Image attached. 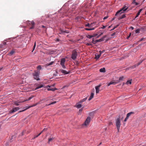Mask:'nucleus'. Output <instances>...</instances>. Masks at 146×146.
<instances>
[{"mask_svg":"<svg viewBox=\"0 0 146 146\" xmlns=\"http://www.w3.org/2000/svg\"><path fill=\"white\" fill-rule=\"evenodd\" d=\"M128 7L126 5H125L123 7L122 9L118 11L116 13L115 16H118V15L119 13L120 14H121L122 13H123V12H124L127 10V9L128 8Z\"/></svg>","mask_w":146,"mask_h":146,"instance_id":"1","label":"nucleus"},{"mask_svg":"<svg viewBox=\"0 0 146 146\" xmlns=\"http://www.w3.org/2000/svg\"><path fill=\"white\" fill-rule=\"evenodd\" d=\"M39 72L35 71L33 73V75L34 78L37 80H40L39 78Z\"/></svg>","mask_w":146,"mask_h":146,"instance_id":"2","label":"nucleus"},{"mask_svg":"<svg viewBox=\"0 0 146 146\" xmlns=\"http://www.w3.org/2000/svg\"><path fill=\"white\" fill-rule=\"evenodd\" d=\"M77 55L76 51L75 50H73L72 52L71 58L73 60H75L77 58Z\"/></svg>","mask_w":146,"mask_h":146,"instance_id":"3","label":"nucleus"},{"mask_svg":"<svg viewBox=\"0 0 146 146\" xmlns=\"http://www.w3.org/2000/svg\"><path fill=\"white\" fill-rule=\"evenodd\" d=\"M116 125L117 127L118 131L119 132L121 125L120 121L119 118L117 119L116 121Z\"/></svg>","mask_w":146,"mask_h":146,"instance_id":"4","label":"nucleus"},{"mask_svg":"<svg viewBox=\"0 0 146 146\" xmlns=\"http://www.w3.org/2000/svg\"><path fill=\"white\" fill-rule=\"evenodd\" d=\"M144 60H141V61H140V62L138 63L137 64H135V65L133 66H132L129 67L127 69L129 70V69H133V68H136V67L138 66Z\"/></svg>","mask_w":146,"mask_h":146,"instance_id":"5","label":"nucleus"},{"mask_svg":"<svg viewBox=\"0 0 146 146\" xmlns=\"http://www.w3.org/2000/svg\"><path fill=\"white\" fill-rule=\"evenodd\" d=\"M65 62V59L64 58H62L61 59L60 62V64L62 66L63 68L65 69L66 67L64 65V63Z\"/></svg>","mask_w":146,"mask_h":146,"instance_id":"6","label":"nucleus"},{"mask_svg":"<svg viewBox=\"0 0 146 146\" xmlns=\"http://www.w3.org/2000/svg\"><path fill=\"white\" fill-rule=\"evenodd\" d=\"M90 119L91 118L90 117H88L87 119H86L85 121L84 122V124L86 126L88 125L89 123H90Z\"/></svg>","mask_w":146,"mask_h":146,"instance_id":"7","label":"nucleus"},{"mask_svg":"<svg viewBox=\"0 0 146 146\" xmlns=\"http://www.w3.org/2000/svg\"><path fill=\"white\" fill-rule=\"evenodd\" d=\"M27 23L29 24L30 25H31V27L30 28V29H32L34 28L35 25V23L33 21H32L31 22L29 21H27Z\"/></svg>","mask_w":146,"mask_h":146,"instance_id":"8","label":"nucleus"},{"mask_svg":"<svg viewBox=\"0 0 146 146\" xmlns=\"http://www.w3.org/2000/svg\"><path fill=\"white\" fill-rule=\"evenodd\" d=\"M106 36L105 35L102 38L98 39V40H96V42H100L102 41H103L104 40V38L106 37Z\"/></svg>","mask_w":146,"mask_h":146,"instance_id":"9","label":"nucleus"},{"mask_svg":"<svg viewBox=\"0 0 146 146\" xmlns=\"http://www.w3.org/2000/svg\"><path fill=\"white\" fill-rule=\"evenodd\" d=\"M61 72L64 74L65 75L68 74L70 73V71H69L68 72H67L66 71L63 70H60Z\"/></svg>","mask_w":146,"mask_h":146,"instance_id":"10","label":"nucleus"},{"mask_svg":"<svg viewBox=\"0 0 146 146\" xmlns=\"http://www.w3.org/2000/svg\"><path fill=\"white\" fill-rule=\"evenodd\" d=\"M101 86V85H99L98 86H96L95 87V89L96 90V93H98L99 91V88Z\"/></svg>","mask_w":146,"mask_h":146,"instance_id":"11","label":"nucleus"},{"mask_svg":"<svg viewBox=\"0 0 146 146\" xmlns=\"http://www.w3.org/2000/svg\"><path fill=\"white\" fill-rule=\"evenodd\" d=\"M47 88H48V91H54L56 90V88H50V87L49 86H47Z\"/></svg>","mask_w":146,"mask_h":146,"instance_id":"12","label":"nucleus"},{"mask_svg":"<svg viewBox=\"0 0 146 146\" xmlns=\"http://www.w3.org/2000/svg\"><path fill=\"white\" fill-rule=\"evenodd\" d=\"M19 108L18 107H15V108H13L11 110V113H13L14 112H15L19 110Z\"/></svg>","mask_w":146,"mask_h":146,"instance_id":"13","label":"nucleus"},{"mask_svg":"<svg viewBox=\"0 0 146 146\" xmlns=\"http://www.w3.org/2000/svg\"><path fill=\"white\" fill-rule=\"evenodd\" d=\"M117 83V82H115L114 81H111L108 84V86H109L111 84L115 85Z\"/></svg>","mask_w":146,"mask_h":146,"instance_id":"14","label":"nucleus"},{"mask_svg":"<svg viewBox=\"0 0 146 146\" xmlns=\"http://www.w3.org/2000/svg\"><path fill=\"white\" fill-rule=\"evenodd\" d=\"M99 52H100L99 54H98L97 55H95V58L96 59V60L98 59V58L100 57L101 55V51H100Z\"/></svg>","mask_w":146,"mask_h":146,"instance_id":"15","label":"nucleus"},{"mask_svg":"<svg viewBox=\"0 0 146 146\" xmlns=\"http://www.w3.org/2000/svg\"><path fill=\"white\" fill-rule=\"evenodd\" d=\"M6 44V42H4L3 44H1L0 45V48H4V46Z\"/></svg>","mask_w":146,"mask_h":146,"instance_id":"16","label":"nucleus"},{"mask_svg":"<svg viewBox=\"0 0 146 146\" xmlns=\"http://www.w3.org/2000/svg\"><path fill=\"white\" fill-rule=\"evenodd\" d=\"M94 95V94L93 93H91L90 96L89 98L88 99V100L90 101V100H91L92 98H93Z\"/></svg>","mask_w":146,"mask_h":146,"instance_id":"17","label":"nucleus"},{"mask_svg":"<svg viewBox=\"0 0 146 146\" xmlns=\"http://www.w3.org/2000/svg\"><path fill=\"white\" fill-rule=\"evenodd\" d=\"M134 114V112H130L127 114L126 116L129 118L130 115H131V114Z\"/></svg>","mask_w":146,"mask_h":146,"instance_id":"18","label":"nucleus"},{"mask_svg":"<svg viewBox=\"0 0 146 146\" xmlns=\"http://www.w3.org/2000/svg\"><path fill=\"white\" fill-rule=\"evenodd\" d=\"M126 17L125 14H123L122 16L118 18L119 20H120L121 19H123Z\"/></svg>","mask_w":146,"mask_h":146,"instance_id":"19","label":"nucleus"},{"mask_svg":"<svg viewBox=\"0 0 146 146\" xmlns=\"http://www.w3.org/2000/svg\"><path fill=\"white\" fill-rule=\"evenodd\" d=\"M100 72H105V71H106L105 68H101L100 70Z\"/></svg>","mask_w":146,"mask_h":146,"instance_id":"20","label":"nucleus"},{"mask_svg":"<svg viewBox=\"0 0 146 146\" xmlns=\"http://www.w3.org/2000/svg\"><path fill=\"white\" fill-rule=\"evenodd\" d=\"M36 104H34V105H33V106H29V107H28V108H26V109H25V110H22V111H19V112H21L23 111H25L26 110H27V109H28V108H31V107H33V106H36Z\"/></svg>","mask_w":146,"mask_h":146,"instance_id":"21","label":"nucleus"},{"mask_svg":"<svg viewBox=\"0 0 146 146\" xmlns=\"http://www.w3.org/2000/svg\"><path fill=\"white\" fill-rule=\"evenodd\" d=\"M43 87V85L42 84H40V85H38L35 89V90H36L37 89Z\"/></svg>","mask_w":146,"mask_h":146,"instance_id":"22","label":"nucleus"},{"mask_svg":"<svg viewBox=\"0 0 146 146\" xmlns=\"http://www.w3.org/2000/svg\"><path fill=\"white\" fill-rule=\"evenodd\" d=\"M54 138L53 137H51V136L49 137L48 139V143H49L50 141H51L52 139H54Z\"/></svg>","mask_w":146,"mask_h":146,"instance_id":"23","label":"nucleus"},{"mask_svg":"<svg viewBox=\"0 0 146 146\" xmlns=\"http://www.w3.org/2000/svg\"><path fill=\"white\" fill-rule=\"evenodd\" d=\"M15 50H13L10 52L9 54L10 55H12L15 53Z\"/></svg>","mask_w":146,"mask_h":146,"instance_id":"24","label":"nucleus"},{"mask_svg":"<svg viewBox=\"0 0 146 146\" xmlns=\"http://www.w3.org/2000/svg\"><path fill=\"white\" fill-rule=\"evenodd\" d=\"M92 23H91V24H90L89 23H88L87 24H86L85 25V26L86 27H92Z\"/></svg>","mask_w":146,"mask_h":146,"instance_id":"25","label":"nucleus"},{"mask_svg":"<svg viewBox=\"0 0 146 146\" xmlns=\"http://www.w3.org/2000/svg\"><path fill=\"white\" fill-rule=\"evenodd\" d=\"M60 31L61 33H68V32H67L66 31H64L62 29H60Z\"/></svg>","mask_w":146,"mask_h":146,"instance_id":"26","label":"nucleus"},{"mask_svg":"<svg viewBox=\"0 0 146 146\" xmlns=\"http://www.w3.org/2000/svg\"><path fill=\"white\" fill-rule=\"evenodd\" d=\"M53 63H54V62H53V61L51 62L49 64H46V66H49L51 65H52Z\"/></svg>","mask_w":146,"mask_h":146,"instance_id":"27","label":"nucleus"},{"mask_svg":"<svg viewBox=\"0 0 146 146\" xmlns=\"http://www.w3.org/2000/svg\"><path fill=\"white\" fill-rule=\"evenodd\" d=\"M86 99H87V98H84L82 100H81L80 101V103L83 102L85 101L86 100Z\"/></svg>","mask_w":146,"mask_h":146,"instance_id":"28","label":"nucleus"},{"mask_svg":"<svg viewBox=\"0 0 146 146\" xmlns=\"http://www.w3.org/2000/svg\"><path fill=\"white\" fill-rule=\"evenodd\" d=\"M86 36L88 38H91L92 37H93V36L92 35H87Z\"/></svg>","mask_w":146,"mask_h":146,"instance_id":"29","label":"nucleus"},{"mask_svg":"<svg viewBox=\"0 0 146 146\" xmlns=\"http://www.w3.org/2000/svg\"><path fill=\"white\" fill-rule=\"evenodd\" d=\"M42 67L40 65H39L37 67V70H40L41 69Z\"/></svg>","mask_w":146,"mask_h":146,"instance_id":"30","label":"nucleus"},{"mask_svg":"<svg viewBox=\"0 0 146 146\" xmlns=\"http://www.w3.org/2000/svg\"><path fill=\"white\" fill-rule=\"evenodd\" d=\"M126 83L127 84H131V81L130 80H128L127 81Z\"/></svg>","mask_w":146,"mask_h":146,"instance_id":"31","label":"nucleus"},{"mask_svg":"<svg viewBox=\"0 0 146 146\" xmlns=\"http://www.w3.org/2000/svg\"><path fill=\"white\" fill-rule=\"evenodd\" d=\"M82 106L81 105V104H78V105H77V106H76V107L77 108H81Z\"/></svg>","mask_w":146,"mask_h":146,"instance_id":"32","label":"nucleus"},{"mask_svg":"<svg viewBox=\"0 0 146 146\" xmlns=\"http://www.w3.org/2000/svg\"><path fill=\"white\" fill-rule=\"evenodd\" d=\"M33 97H34V96H31L30 97H29V98L28 100H25V101H28V100H30Z\"/></svg>","mask_w":146,"mask_h":146,"instance_id":"33","label":"nucleus"},{"mask_svg":"<svg viewBox=\"0 0 146 146\" xmlns=\"http://www.w3.org/2000/svg\"><path fill=\"white\" fill-rule=\"evenodd\" d=\"M36 46V42H35V43H34V46H33V51H32V52H33V51L34 50L35 48V47Z\"/></svg>","mask_w":146,"mask_h":146,"instance_id":"34","label":"nucleus"},{"mask_svg":"<svg viewBox=\"0 0 146 146\" xmlns=\"http://www.w3.org/2000/svg\"><path fill=\"white\" fill-rule=\"evenodd\" d=\"M56 101H54V102H52L51 103L48 104V105H51V104H54L56 103Z\"/></svg>","mask_w":146,"mask_h":146,"instance_id":"35","label":"nucleus"},{"mask_svg":"<svg viewBox=\"0 0 146 146\" xmlns=\"http://www.w3.org/2000/svg\"><path fill=\"white\" fill-rule=\"evenodd\" d=\"M139 31H140L139 29H137L135 31V33H139Z\"/></svg>","mask_w":146,"mask_h":146,"instance_id":"36","label":"nucleus"},{"mask_svg":"<svg viewBox=\"0 0 146 146\" xmlns=\"http://www.w3.org/2000/svg\"><path fill=\"white\" fill-rule=\"evenodd\" d=\"M140 15V13H137V15H136V16H135V18H136L137 17H138V16H139V15Z\"/></svg>","mask_w":146,"mask_h":146,"instance_id":"37","label":"nucleus"},{"mask_svg":"<svg viewBox=\"0 0 146 146\" xmlns=\"http://www.w3.org/2000/svg\"><path fill=\"white\" fill-rule=\"evenodd\" d=\"M39 136L38 135H36V136H35L34 137H33V138H32V139H35V138H36V137H38Z\"/></svg>","mask_w":146,"mask_h":146,"instance_id":"38","label":"nucleus"},{"mask_svg":"<svg viewBox=\"0 0 146 146\" xmlns=\"http://www.w3.org/2000/svg\"><path fill=\"white\" fill-rule=\"evenodd\" d=\"M92 42L94 44H95L96 43V41H95L94 40V38H93L92 39Z\"/></svg>","mask_w":146,"mask_h":146,"instance_id":"39","label":"nucleus"},{"mask_svg":"<svg viewBox=\"0 0 146 146\" xmlns=\"http://www.w3.org/2000/svg\"><path fill=\"white\" fill-rule=\"evenodd\" d=\"M108 16H106V17H104L103 18V19L105 20L106 19H107L108 18Z\"/></svg>","mask_w":146,"mask_h":146,"instance_id":"40","label":"nucleus"},{"mask_svg":"<svg viewBox=\"0 0 146 146\" xmlns=\"http://www.w3.org/2000/svg\"><path fill=\"white\" fill-rule=\"evenodd\" d=\"M106 27V26H104V25H102V27H101V28L102 29H104V28H105V27Z\"/></svg>","mask_w":146,"mask_h":146,"instance_id":"41","label":"nucleus"},{"mask_svg":"<svg viewBox=\"0 0 146 146\" xmlns=\"http://www.w3.org/2000/svg\"><path fill=\"white\" fill-rule=\"evenodd\" d=\"M128 119V118L126 116V117L124 119V121H126L127 120V119Z\"/></svg>","mask_w":146,"mask_h":146,"instance_id":"42","label":"nucleus"},{"mask_svg":"<svg viewBox=\"0 0 146 146\" xmlns=\"http://www.w3.org/2000/svg\"><path fill=\"white\" fill-rule=\"evenodd\" d=\"M123 78V77H120L119 78V80H122Z\"/></svg>","mask_w":146,"mask_h":146,"instance_id":"43","label":"nucleus"},{"mask_svg":"<svg viewBox=\"0 0 146 146\" xmlns=\"http://www.w3.org/2000/svg\"><path fill=\"white\" fill-rule=\"evenodd\" d=\"M47 130V128H44V129H43L42 130V132H43L44 131H46Z\"/></svg>","mask_w":146,"mask_h":146,"instance_id":"44","label":"nucleus"},{"mask_svg":"<svg viewBox=\"0 0 146 146\" xmlns=\"http://www.w3.org/2000/svg\"><path fill=\"white\" fill-rule=\"evenodd\" d=\"M135 0H133V1L132 2V3L133 4H135Z\"/></svg>","mask_w":146,"mask_h":146,"instance_id":"45","label":"nucleus"},{"mask_svg":"<svg viewBox=\"0 0 146 146\" xmlns=\"http://www.w3.org/2000/svg\"><path fill=\"white\" fill-rule=\"evenodd\" d=\"M85 30L87 31H90L91 30V29L86 28Z\"/></svg>","mask_w":146,"mask_h":146,"instance_id":"46","label":"nucleus"},{"mask_svg":"<svg viewBox=\"0 0 146 146\" xmlns=\"http://www.w3.org/2000/svg\"><path fill=\"white\" fill-rule=\"evenodd\" d=\"M15 104L17 106H18L19 105V104L18 103L16 102L15 103Z\"/></svg>","mask_w":146,"mask_h":146,"instance_id":"47","label":"nucleus"},{"mask_svg":"<svg viewBox=\"0 0 146 146\" xmlns=\"http://www.w3.org/2000/svg\"><path fill=\"white\" fill-rule=\"evenodd\" d=\"M142 9H140L138 11V13H139L140 14V13H141V11H142Z\"/></svg>","mask_w":146,"mask_h":146,"instance_id":"48","label":"nucleus"},{"mask_svg":"<svg viewBox=\"0 0 146 146\" xmlns=\"http://www.w3.org/2000/svg\"><path fill=\"white\" fill-rule=\"evenodd\" d=\"M82 111V108H81L79 110V111L80 112H81Z\"/></svg>","mask_w":146,"mask_h":146,"instance_id":"49","label":"nucleus"},{"mask_svg":"<svg viewBox=\"0 0 146 146\" xmlns=\"http://www.w3.org/2000/svg\"><path fill=\"white\" fill-rule=\"evenodd\" d=\"M60 40L58 38H57L56 39L55 41L57 42L59 41Z\"/></svg>","mask_w":146,"mask_h":146,"instance_id":"50","label":"nucleus"},{"mask_svg":"<svg viewBox=\"0 0 146 146\" xmlns=\"http://www.w3.org/2000/svg\"><path fill=\"white\" fill-rule=\"evenodd\" d=\"M115 34V32L113 33L111 35V36H113Z\"/></svg>","mask_w":146,"mask_h":146,"instance_id":"51","label":"nucleus"},{"mask_svg":"<svg viewBox=\"0 0 146 146\" xmlns=\"http://www.w3.org/2000/svg\"><path fill=\"white\" fill-rule=\"evenodd\" d=\"M135 5H139V3H138L136 2L135 3Z\"/></svg>","mask_w":146,"mask_h":146,"instance_id":"52","label":"nucleus"},{"mask_svg":"<svg viewBox=\"0 0 146 146\" xmlns=\"http://www.w3.org/2000/svg\"><path fill=\"white\" fill-rule=\"evenodd\" d=\"M86 45H92L90 43H87Z\"/></svg>","mask_w":146,"mask_h":146,"instance_id":"53","label":"nucleus"},{"mask_svg":"<svg viewBox=\"0 0 146 146\" xmlns=\"http://www.w3.org/2000/svg\"><path fill=\"white\" fill-rule=\"evenodd\" d=\"M130 28V29H131L132 30H133L134 29L133 27L132 26H131Z\"/></svg>","mask_w":146,"mask_h":146,"instance_id":"54","label":"nucleus"},{"mask_svg":"<svg viewBox=\"0 0 146 146\" xmlns=\"http://www.w3.org/2000/svg\"><path fill=\"white\" fill-rule=\"evenodd\" d=\"M97 35V34H94L92 36H93V37H94V36H96Z\"/></svg>","mask_w":146,"mask_h":146,"instance_id":"55","label":"nucleus"},{"mask_svg":"<svg viewBox=\"0 0 146 146\" xmlns=\"http://www.w3.org/2000/svg\"><path fill=\"white\" fill-rule=\"evenodd\" d=\"M109 123L110 125L112 124V122H110Z\"/></svg>","mask_w":146,"mask_h":146,"instance_id":"56","label":"nucleus"},{"mask_svg":"<svg viewBox=\"0 0 146 146\" xmlns=\"http://www.w3.org/2000/svg\"><path fill=\"white\" fill-rule=\"evenodd\" d=\"M42 132V131L38 135V136H39L41 134V133Z\"/></svg>","mask_w":146,"mask_h":146,"instance_id":"57","label":"nucleus"},{"mask_svg":"<svg viewBox=\"0 0 146 146\" xmlns=\"http://www.w3.org/2000/svg\"><path fill=\"white\" fill-rule=\"evenodd\" d=\"M103 34V33H102L99 36H101Z\"/></svg>","mask_w":146,"mask_h":146,"instance_id":"58","label":"nucleus"},{"mask_svg":"<svg viewBox=\"0 0 146 146\" xmlns=\"http://www.w3.org/2000/svg\"><path fill=\"white\" fill-rule=\"evenodd\" d=\"M95 28H91V30H94L95 29Z\"/></svg>","mask_w":146,"mask_h":146,"instance_id":"59","label":"nucleus"},{"mask_svg":"<svg viewBox=\"0 0 146 146\" xmlns=\"http://www.w3.org/2000/svg\"><path fill=\"white\" fill-rule=\"evenodd\" d=\"M115 17H114L111 20V21H113L115 19Z\"/></svg>","mask_w":146,"mask_h":146,"instance_id":"60","label":"nucleus"},{"mask_svg":"<svg viewBox=\"0 0 146 146\" xmlns=\"http://www.w3.org/2000/svg\"><path fill=\"white\" fill-rule=\"evenodd\" d=\"M41 27H42V28H45V26H44V25H42V26H41Z\"/></svg>","mask_w":146,"mask_h":146,"instance_id":"61","label":"nucleus"},{"mask_svg":"<svg viewBox=\"0 0 146 146\" xmlns=\"http://www.w3.org/2000/svg\"><path fill=\"white\" fill-rule=\"evenodd\" d=\"M24 133H25V131H23V132H22V135H23Z\"/></svg>","mask_w":146,"mask_h":146,"instance_id":"62","label":"nucleus"},{"mask_svg":"<svg viewBox=\"0 0 146 146\" xmlns=\"http://www.w3.org/2000/svg\"><path fill=\"white\" fill-rule=\"evenodd\" d=\"M40 104V102H37V103H36V105H37L38 104Z\"/></svg>","mask_w":146,"mask_h":146,"instance_id":"63","label":"nucleus"},{"mask_svg":"<svg viewBox=\"0 0 146 146\" xmlns=\"http://www.w3.org/2000/svg\"><path fill=\"white\" fill-rule=\"evenodd\" d=\"M144 39V38H142L141 40H140L141 41H142Z\"/></svg>","mask_w":146,"mask_h":146,"instance_id":"64","label":"nucleus"}]
</instances>
